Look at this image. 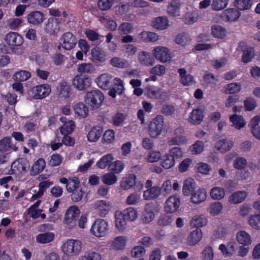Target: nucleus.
<instances>
[{
	"mask_svg": "<svg viewBox=\"0 0 260 260\" xmlns=\"http://www.w3.org/2000/svg\"><path fill=\"white\" fill-rule=\"evenodd\" d=\"M211 34L214 38L222 39L226 35V30L223 27L214 25L211 27Z\"/></svg>",
	"mask_w": 260,
	"mask_h": 260,
	"instance_id": "35",
	"label": "nucleus"
},
{
	"mask_svg": "<svg viewBox=\"0 0 260 260\" xmlns=\"http://www.w3.org/2000/svg\"><path fill=\"white\" fill-rule=\"evenodd\" d=\"M80 214V210L77 206L70 207L66 211L64 222L66 224L73 225L75 224L77 217Z\"/></svg>",
	"mask_w": 260,
	"mask_h": 260,
	"instance_id": "11",
	"label": "nucleus"
},
{
	"mask_svg": "<svg viewBox=\"0 0 260 260\" xmlns=\"http://www.w3.org/2000/svg\"><path fill=\"white\" fill-rule=\"evenodd\" d=\"M207 223V220L201 217H194L190 221V226L192 228H196V229H200L206 225Z\"/></svg>",
	"mask_w": 260,
	"mask_h": 260,
	"instance_id": "47",
	"label": "nucleus"
},
{
	"mask_svg": "<svg viewBox=\"0 0 260 260\" xmlns=\"http://www.w3.org/2000/svg\"><path fill=\"white\" fill-rule=\"evenodd\" d=\"M79 181L76 177L69 179V182L66 185V189L69 192H72L79 187Z\"/></svg>",
	"mask_w": 260,
	"mask_h": 260,
	"instance_id": "54",
	"label": "nucleus"
},
{
	"mask_svg": "<svg viewBox=\"0 0 260 260\" xmlns=\"http://www.w3.org/2000/svg\"><path fill=\"white\" fill-rule=\"evenodd\" d=\"M70 87L66 82L60 83L57 88L56 94L60 98H68L70 94Z\"/></svg>",
	"mask_w": 260,
	"mask_h": 260,
	"instance_id": "32",
	"label": "nucleus"
},
{
	"mask_svg": "<svg viewBox=\"0 0 260 260\" xmlns=\"http://www.w3.org/2000/svg\"><path fill=\"white\" fill-rule=\"evenodd\" d=\"M51 184L52 182L49 180H46L40 182L39 185V191L37 192L35 191V192L36 193L33 194L31 199L33 200H36L42 197L45 189L49 187Z\"/></svg>",
	"mask_w": 260,
	"mask_h": 260,
	"instance_id": "39",
	"label": "nucleus"
},
{
	"mask_svg": "<svg viewBox=\"0 0 260 260\" xmlns=\"http://www.w3.org/2000/svg\"><path fill=\"white\" fill-rule=\"evenodd\" d=\"M178 73L180 77V81L184 86H189L195 83L193 77L190 74H186V71L185 69H179Z\"/></svg>",
	"mask_w": 260,
	"mask_h": 260,
	"instance_id": "20",
	"label": "nucleus"
},
{
	"mask_svg": "<svg viewBox=\"0 0 260 260\" xmlns=\"http://www.w3.org/2000/svg\"><path fill=\"white\" fill-rule=\"evenodd\" d=\"M74 111L77 115L85 118L87 115L88 109L83 103H80L75 105Z\"/></svg>",
	"mask_w": 260,
	"mask_h": 260,
	"instance_id": "40",
	"label": "nucleus"
},
{
	"mask_svg": "<svg viewBox=\"0 0 260 260\" xmlns=\"http://www.w3.org/2000/svg\"><path fill=\"white\" fill-rule=\"evenodd\" d=\"M195 183L192 180H186L183 184L182 191L184 195L188 196L192 194L195 189Z\"/></svg>",
	"mask_w": 260,
	"mask_h": 260,
	"instance_id": "44",
	"label": "nucleus"
},
{
	"mask_svg": "<svg viewBox=\"0 0 260 260\" xmlns=\"http://www.w3.org/2000/svg\"><path fill=\"white\" fill-rule=\"evenodd\" d=\"M237 240L239 243L245 246L249 245L252 242L251 236L244 231L238 232L237 234Z\"/></svg>",
	"mask_w": 260,
	"mask_h": 260,
	"instance_id": "30",
	"label": "nucleus"
},
{
	"mask_svg": "<svg viewBox=\"0 0 260 260\" xmlns=\"http://www.w3.org/2000/svg\"><path fill=\"white\" fill-rule=\"evenodd\" d=\"M136 176L135 175L128 174L123 178L120 184L121 187L125 190L133 187L134 184H136Z\"/></svg>",
	"mask_w": 260,
	"mask_h": 260,
	"instance_id": "28",
	"label": "nucleus"
},
{
	"mask_svg": "<svg viewBox=\"0 0 260 260\" xmlns=\"http://www.w3.org/2000/svg\"><path fill=\"white\" fill-rule=\"evenodd\" d=\"M152 54L157 60L163 63L169 61L172 57L170 50L163 46L154 48Z\"/></svg>",
	"mask_w": 260,
	"mask_h": 260,
	"instance_id": "8",
	"label": "nucleus"
},
{
	"mask_svg": "<svg viewBox=\"0 0 260 260\" xmlns=\"http://www.w3.org/2000/svg\"><path fill=\"white\" fill-rule=\"evenodd\" d=\"M138 217L137 210L129 207L123 212L117 211L115 212V225L120 232H123L126 229V220L134 221Z\"/></svg>",
	"mask_w": 260,
	"mask_h": 260,
	"instance_id": "1",
	"label": "nucleus"
},
{
	"mask_svg": "<svg viewBox=\"0 0 260 260\" xmlns=\"http://www.w3.org/2000/svg\"><path fill=\"white\" fill-rule=\"evenodd\" d=\"M229 0H214L212 4V9L219 11L225 8L228 4Z\"/></svg>",
	"mask_w": 260,
	"mask_h": 260,
	"instance_id": "59",
	"label": "nucleus"
},
{
	"mask_svg": "<svg viewBox=\"0 0 260 260\" xmlns=\"http://www.w3.org/2000/svg\"><path fill=\"white\" fill-rule=\"evenodd\" d=\"M225 92L226 94H234L240 91L241 87L239 84L237 83H232L228 84L225 87Z\"/></svg>",
	"mask_w": 260,
	"mask_h": 260,
	"instance_id": "51",
	"label": "nucleus"
},
{
	"mask_svg": "<svg viewBox=\"0 0 260 260\" xmlns=\"http://www.w3.org/2000/svg\"><path fill=\"white\" fill-rule=\"evenodd\" d=\"M233 142L228 141L225 139L219 140L216 144L215 147L218 150L222 153H224L229 150L233 146Z\"/></svg>",
	"mask_w": 260,
	"mask_h": 260,
	"instance_id": "36",
	"label": "nucleus"
},
{
	"mask_svg": "<svg viewBox=\"0 0 260 260\" xmlns=\"http://www.w3.org/2000/svg\"><path fill=\"white\" fill-rule=\"evenodd\" d=\"M54 239V234L51 232H45L38 234L36 236L37 242L41 244H47L52 242Z\"/></svg>",
	"mask_w": 260,
	"mask_h": 260,
	"instance_id": "33",
	"label": "nucleus"
},
{
	"mask_svg": "<svg viewBox=\"0 0 260 260\" xmlns=\"http://www.w3.org/2000/svg\"><path fill=\"white\" fill-rule=\"evenodd\" d=\"M59 21L56 18H49L46 24L45 31L49 34H53L59 29Z\"/></svg>",
	"mask_w": 260,
	"mask_h": 260,
	"instance_id": "24",
	"label": "nucleus"
},
{
	"mask_svg": "<svg viewBox=\"0 0 260 260\" xmlns=\"http://www.w3.org/2000/svg\"><path fill=\"white\" fill-rule=\"evenodd\" d=\"M175 164V159L169 154L166 153L160 158V165L165 169H169L173 167Z\"/></svg>",
	"mask_w": 260,
	"mask_h": 260,
	"instance_id": "29",
	"label": "nucleus"
},
{
	"mask_svg": "<svg viewBox=\"0 0 260 260\" xmlns=\"http://www.w3.org/2000/svg\"><path fill=\"white\" fill-rule=\"evenodd\" d=\"M154 56L151 53L145 51L140 52L138 55V59L140 63L145 66H153L155 63Z\"/></svg>",
	"mask_w": 260,
	"mask_h": 260,
	"instance_id": "16",
	"label": "nucleus"
},
{
	"mask_svg": "<svg viewBox=\"0 0 260 260\" xmlns=\"http://www.w3.org/2000/svg\"><path fill=\"white\" fill-rule=\"evenodd\" d=\"M164 124V118L161 115H157L150 123L149 133L151 137L155 138L161 133Z\"/></svg>",
	"mask_w": 260,
	"mask_h": 260,
	"instance_id": "4",
	"label": "nucleus"
},
{
	"mask_svg": "<svg viewBox=\"0 0 260 260\" xmlns=\"http://www.w3.org/2000/svg\"><path fill=\"white\" fill-rule=\"evenodd\" d=\"M27 21L33 25H39L44 20V14L40 11H33L27 16Z\"/></svg>",
	"mask_w": 260,
	"mask_h": 260,
	"instance_id": "22",
	"label": "nucleus"
},
{
	"mask_svg": "<svg viewBox=\"0 0 260 260\" xmlns=\"http://www.w3.org/2000/svg\"><path fill=\"white\" fill-rule=\"evenodd\" d=\"M203 237L202 231L200 229L192 231L187 238V244L189 246H194L198 244Z\"/></svg>",
	"mask_w": 260,
	"mask_h": 260,
	"instance_id": "18",
	"label": "nucleus"
},
{
	"mask_svg": "<svg viewBox=\"0 0 260 260\" xmlns=\"http://www.w3.org/2000/svg\"><path fill=\"white\" fill-rule=\"evenodd\" d=\"M254 49L252 47L248 48L243 51L242 56V61L244 63H247L251 60L254 57Z\"/></svg>",
	"mask_w": 260,
	"mask_h": 260,
	"instance_id": "49",
	"label": "nucleus"
},
{
	"mask_svg": "<svg viewBox=\"0 0 260 260\" xmlns=\"http://www.w3.org/2000/svg\"><path fill=\"white\" fill-rule=\"evenodd\" d=\"M85 102L92 110L99 109L104 100L103 93L99 90H93L88 92L84 96Z\"/></svg>",
	"mask_w": 260,
	"mask_h": 260,
	"instance_id": "2",
	"label": "nucleus"
},
{
	"mask_svg": "<svg viewBox=\"0 0 260 260\" xmlns=\"http://www.w3.org/2000/svg\"><path fill=\"white\" fill-rule=\"evenodd\" d=\"M154 210L155 206L153 204L148 203L146 205L143 218L144 222L149 223L153 220L155 216Z\"/></svg>",
	"mask_w": 260,
	"mask_h": 260,
	"instance_id": "23",
	"label": "nucleus"
},
{
	"mask_svg": "<svg viewBox=\"0 0 260 260\" xmlns=\"http://www.w3.org/2000/svg\"><path fill=\"white\" fill-rule=\"evenodd\" d=\"M90 79L88 77L81 75H76L73 79L74 86L79 90H84L90 85Z\"/></svg>",
	"mask_w": 260,
	"mask_h": 260,
	"instance_id": "12",
	"label": "nucleus"
},
{
	"mask_svg": "<svg viewBox=\"0 0 260 260\" xmlns=\"http://www.w3.org/2000/svg\"><path fill=\"white\" fill-rule=\"evenodd\" d=\"M108 223L103 219H97L92 224L90 229L92 235L100 238L105 236L108 233Z\"/></svg>",
	"mask_w": 260,
	"mask_h": 260,
	"instance_id": "6",
	"label": "nucleus"
},
{
	"mask_svg": "<svg viewBox=\"0 0 260 260\" xmlns=\"http://www.w3.org/2000/svg\"><path fill=\"white\" fill-rule=\"evenodd\" d=\"M172 215L166 214H162L159 218L158 224L162 226H167L169 225L172 222Z\"/></svg>",
	"mask_w": 260,
	"mask_h": 260,
	"instance_id": "60",
	"label": "nucleus"
},
{
	"mask_svg": "<svg viewBox=\"0 0 260 260\" xmlns=\"http://www.w3.org/2000/svg\"><path fill=\"white\" fill-rule=\"evenodd\" d=\"M222 209V205L220 202H215L210 205V213L213 215H217L221 212Z\"/></svg>",
	"mask_w": 260,
	"mask_h": 260,
	"instance_id": "63",
	"label": "nucleus"
},
{
	"mask_svg": "<svg viewBox=\"0 0 260 260\" xmlns=\"http://www.w3.org/2000/svg\"><path fill=\"white\" fill-rule=\"evenodd\" d=\"M71 199L73 202H78L81 201L83 196L85 194L82 188L79 187L72 192Z\"/></svg>",
	"mask_w": 260,
	"mask_h": 260,
	"instance_id": "57",
	"label": "nucleus"
},
{
	"mask_svg": "<svg viewBox=\"0 0 260 260\" xmlns=\"http://www.w3.org/2000/svg\"><path fill=\"white\" fill-rule=\"evenodd\" d=\"M224 189L220 187H213L210 191V196L214 200H220L224 198Z\"/></svg>",
	"mask_w": 260,
	"mask_h": 260,
	"instance_id": "45",
	"label": "nucleus"
},
{
	"mask_svg": "<svg viewBox=\"0 0 260 260\" xmlns=\"http://www.w3.org/2000/svg\"><path fill=\"white\" fill-rule=\"evenodd\" d=\"M202 254L204 260H212L213 258V251L211 246L208 245L204 249Z\"/></svg>",
	"mask_w": 260,
	"mask_h": 260,
	"instance_id": "62",
	"label": "nucleus"
},
{
	"mask_svg": "<svg viewBox=\"0 0 260 260\" xmlns=\"http://www.w3.org/2000/svg\"><path fill=\"white\" fill-rule=\"evenodd\" d=\"M51 86L44 84L34 87L30 90V95L34 100L42 99L47 96L51 92Z\"/></svg>",
	"mask_w": 260,
	"mask_h": 260,
	"instance_id": "7",
	"label": "nucleus"
},
{
	"mask_svg": "<svg viewBox=\"0 0 260 260\" xmlns=\"http://www.w3.org/2000/svg\"><path fill=\"white\" fill-rule=\"evenodd\" d=\"M204 114L201 110L193 109L190 114L188 121L192 124L198 125L202 122Z\"/></svg>",
	"mask_w": 260,
	"mask_h": 260,
	"instance_id": "21",
	"label": "nucleus"
},
{
	"mask_svg": "<svg viewBox=\"0 0 260 260\" xmlns=\"http://www.w3.org/2000/svg\"><path fill=\"white\" fill-rule=\"evenodd\" d=\"M113 159L112 154H108L104 156L98 162L97 165L101 169H105L107 166H109V170L113 171L114 167L112 165V161Z\"/></svg>",
	"mask_w": 260,
	"mask_h": 260,
	"instance_id": "25",
	"label": "nucleus"
},
{
	"mask_svg": "<svg viewBox=\"0 0 260 260\" xmlns=\"http://www.w3.org/2000/svg\"><path fill=\"white\" fill-rule=\"evenodd\" d=\"M74 123L72 120H69L60 127V133L63 135L71 133L74 129Z\"/></svg>",
	"mask_w": 260,
	"mask_h": 260,
	"instance_id": "52",
	"label": "nucleus"
},
{
	"mask_svg": "<svg viewBox=\"0 0 260 260\" xmlns=\"http://www.w3.org/2000/svg\"><path fill=\"white\" fill-rule=\"evenodd\" d=\"M111 207L109 202L104 200L99 201L95 204V208L101 212L102 215H105Z\"/></svg>",
	"mask_w": 260,
	"mask_h": 260,
	"instance_id": "42",
	"label": "nucleus"
},
{
	"mask_svg": "<svg viewBox=\"0 0 260 260\" xmlns=\"http://www.w3.org/2000/svg\"><path fill=\"white\" fill-rule=\"evenodd\" d=\"M196 169L198 172L203 174H208L211 168L207 164L200 162L197 165Z\"/></svg>",
	"mask_w": 260,
	"mask_h": 260,
	"instance_id": "61",
	"label": "nucleus"
},
{
	"mask_svg": "<svg viewBox=\"0 0 260 260\" xmlns=\"http://www.w3.org/2000/svg\"><path fill=\"white\" fill-rule=\"evenodd\" d=\"M180 4L176 1H173L168 7V12L171 15L176 16L179 15Z\"/></svg>",
	"mask_w": 260,
	"mask_h": 260,
	"instance_id": "53",
	"label": "nucleus"
},
{
	"mask_svg": "<svg viewBox=\"0 0 260 260\" xmlns=\"http://www.w3.org/2000/svg\"><path fill=\"white\" fill-rule=\"evenodd\" d=\"M82 248V243L80 241L68 240L62 246V252L68 256H76L79 254Z\"/></svg>",
	"mask_w": 260,
	"mask_h": 260,
	"instance_id": "3",
	"label": "nucleus"
},
{
	"mask_svg": "<svg viewBox=\"0 0 260 260\" xmlns=\"http://www.w3.org/2000/svg\"><path fill=\"white\" fill-rule=\"evenodd\" d=\"M126 241L127 239L125 236H118L115 238V249H123L125 246Z\"/></svg>",
	"mask_w": 260,
	"mask_h": 260,
	"instance_id": "58",
	"label": "nucleus"
},
{
	"mask_svg": "<svg viewBox=\"0 0 260 260\" xmlns=\"http://www.w3.org/2000/svg\"><path fill=\"white\" fill-rule=\"evenodd\" d=\"M5 40L10 46H19L23 43V38L17 32H10L5 37Z\"/></svg>",
	"mask_w": 260,
	"mask_h": 260,
	"instance_id": "15",
	"label": "nucleus"
},
{
	"mask_svg": "<svg viewBox=\"0 0 260 260\" xmlns=\"http://www.w3.org/2000/svg\"><path fill=\"white\" fill-rule=\"evenodd\" d=\"M140 35L141 39L145 42H154L158 39L157 34L153 32L143 31Z\"/></svg>",
	"mask_w": 260,
	"mask_h": 260,
	"instance_id": "41",
	"label": "nucleus"
},
{
	"mask_svg": "<svg viewBox=\"0 0 260 260\" xmlns=\"http://www.w3.org/2000/svg\"><path fill=\"white\" fill-rule=\"evenodd\" d=\"M91 56L94 60L103 61L105 60L104 54L101 52L99 47H95L91 50Z\"/></svg>",
	"mask_w": 260,
	"mask_h": 260,
	"instance_id": "55",
	"label": "nucleus"
},
{
	"mask_svg": "<svg viewBox=\"0 0 260 260\" xmlns=\"http://www.w3.org/2000/svg\"><path fill=\"white\" fill-rule=\"evenodd\" d=\"M207 197V192L205 189L200 188L191 197V201L194 204H198L205 200Z\"/></svg>",
	"mask_w": 260,
	"mask_h": 260,
	"instance_id": "27",
	"label": "nucleus"
},
{
	"mask_svg": "<svg viewBox=\"0 0 260 260\" xmlns=\"http://www.w3.org/2000/svg\"><path fill=\"white\" fill-rule=\"evenodd\" d=\"M145 93L150 98L156 99L159 95V89L151 86H148L146 87Z\"/></svg>",
	"mask_w": 260,
	"mask_h": 260,
	"instance_id": "50",
	"label": "nucleus"
},
{
	"mask_svg": "<svg viewBox=\"0 0 260 260\" xmlns=\"http://www.w3.org/2000/svg\"><path fill=\"white\" fill-rule=\"evenodd\" d=\"M11 168L14 171L23 174L28 170L29 163L26 158L21 157L14 161L11 165Z\"/></svg>",
	"mask_w": 260,
	"mask_h": 260,
	"instance_id": "13",
	"label": "nucleus"
},
{
	"mask_svg": "<svg viewBox=\"0 0 260 260\" xmlns=\"http://www.w3.org/2000/svg\"><path fill=\"white\" fill-rule=\"evenodd\" d=\"M230 120L233 123L235 127L238 129L244 127L246 124L243 117L236 114L230 116Z\"/></svg>",
	"mask_w": 260,
	"mask_h": 260,
	"instance_id": "38",
	"label": "nucleus"
},
{
	"mask_svg": "<svg viewBox=\"0 0 260 260\" xmlns=\"http://www.w3.org/2000/svg\"><path fill=\"white\" fill-rule=\"evenodd\" d=\"M204 148V143L198 140L190 146L189 149L192 154H199L203 151Z\"/></svg>",
	"mask_w": 260,
	"mask_h": 260,
	"instance_id": "46",
	"label": "nucleus"
},
{
	"mask_svg": "<svg viewBox=\"0 0 260 260\" xmlns=\"http://www.w3.org/2000/svg\"><path fill=\"white\" fill-rule=\"evenodd\" d=\"M152 26L159 30H164L169 26V21L165 17L155 18L152 21Z\"/></svg>",
	"mask_w": 260,
	"mask_h": 260,
	"instance_id": "31",
	"label": "nucleus"
},
{
	"mask_svg": "<svg viewBox=\"0 0 260 260\" xmlns=\"http://www.w3.org/2000/svg\"><path fill=\"white\" fill-rule=\"evenodd\" d=\"M160 193V188L158 186H154L150 188L149 189L144 191L143 197L145 200H149L157 198Z\"/></svg>",
	"mask_w": 260,
	"mask_h": 260,
	"instance_id": "34",
	"label": "nucleus"
},
{
	"mask_svg": "<svg viewBox=\"0 0 260 260\" xmlns=\"http://www.w3.org/2000/svg\"><path fill=\"white\" fill-rule=\"evenodd\" d=\"M46 162L44 159L39 158L37 161L35 162L31 167L30 170V174L31 175H36L41 173L45 168Z\"/></svg>",
	"mask_w": 260,
	"mask_h": 260,
	"instance_id": "37",
	"label": "nucleus"
},
{
	"mask_svg": "<svg viewBox=\"0 0 260 260\" xmlns=\"http://www.w3.org/2000/svg\"><path fill=\"white\" fill-rule=\"evenodd\" d=\"M77 40L76 37L72 33L68 32L64 34L59 40L60 45L58 48L60 49V47L67 50H70L75 47Z\"/></svg>",
	"mask_w": 260,
	"mask_h": 260,
	"instance_id": "9",
	"label": "nucleus"
},
{
	"mask_svg": "<svg viewBox=\"0 0 260 260\" xmlns=\"http://www.w3.org/2000/svg\"><path fill=\"white\" fill-rule=\"evenodd\" d=\"M15 140L11 138L6 137L0 141V152H6L10 150L17 151V147L14 144Z\"/></svg>",
	"mask_w": 260,
	"mask_h": 260,
	"instance_id": "17",
	"label": "nucleus"
},
{
	"mask_svg": "<svg viewBox=\"0 0 260 260\" xmlns=\"http://www.w3.org/2000/svg\"><path fill=\"white\" fill-rule=\"evenodd\" d=\"M103 128L99 126L93 127L87 135V139L90 142H96L101 137Z\"/></svg>",
	"mask_w": 260,
	"mask_h": 260,
	"instance_id": "26",
	"label": "nucleus"
},
{
	"mask_svg": "<svg viewBox=\"0 0 260 260\" xmlns=\"http://www.w3.org/2000/svg\"><path fill=\"white\" fill-rule=\"evenodd\" d=\"M180 205V198L177 195L171 196L166 201L165 211L168 213H172L178 209Z\"/></svg>",
	"mask_w": 260,
	"mask_h": 260,
	"instance_id": "10",
	"label": "nucleus"
},
{
	"mask_svg": "<svg viewBox=\"0 0 260 260\" xmlns=\"http://www.w3.org/2000/svg\"><path fill=\"white\" fill-rule=\"evenodd\" d=\"M234 6L239 10H245L250 9L252 3L250 0H235Z\"/></svg>",
	"mask_w": 260,
	"mask_h": 260,
	"instance_id": "43",
	"label": "nucleus"
},
{
	"mask_svg": "<svg viewBox=\"0 0 260 260\" xmlns=\"http://www.w3.org/2000/svg\"><path fill=\"white\" fill-rule=\"evenodd\" d=\"M30 77V74L28 72L22 70L16 72L14 74L13 78L18 82H23L26 81Z\"/></svg>",
	"mask_w": 260,
	"mask_h": 260,
	"instance_id": "48",
	"label": "nucleus"
},
{
	"mask_svg": "<svg viewBox=\"0 0 260 260\" xmlns=\"http://www.w3.org/2000/svg\"><path fill=\"white\" fill-rule=\"evenodd\" d=\"M113 81V77L107 74H102L96 79L98 86L103 89H110L109 95L112 98H114Z\"/></svg>",
	"mask_w": 260,
	"mask_h": 260,
	"instance_id": "5",
	"label": "nucleus"
},
{
	"mask_svg": "<svg viewBox=\"0 0 260 260\" xmlns=\"http://www.w3.org/2000/svg\"><path fill=\"white\" fill-rule=\"evenodd\" d=\"M85 260H101V256L99 253L95 251H89L85 253L84 256Z\"/></svg>",
	"mask_w": 260,
	"mask_h": 260,
	"instance_id": "64",
	"label": "nucleus"
},
{
	"mask_svg": "<svg viewBox=\"0 0 260 260\" xmlns=\"http://www.w3.org/2000/svg\"><path fill=\"white\" fill-rule=\"evenodd\" d=\"M247 193L245 191H237L229 198V202L232 204H238L243 202L246 198Z\"/></svg>",
	"mask_w": 260,
	"mask_h": 260,
	"instance_id": "19",
	"label": "nucleus"
},
{
	"mask_svg": "<svg viewBox=\"0 0 260 260\" xmlns=\"http://www.w3.org/2000/svg\"><path fill=\"white\" fill-rule=\"evenodd\" d=\"M240 16L241 13L236 9L229 8L223 11L221 18L225 21L233 22L237 21Z\"/></svg>",
	"mask_w": 260,
	"mask_h": 260,
	"instance_id": "14",
	"label": "nucleus"
},
{
	"mask_svg": "<svg viewBox=\"0 0 260 260\" xmlns=\"http://www.w3.org/2000/svg\"><path fill=\"white\" fill-rule=\"evenodd\" d=\"M245 110L247 111H251L256 107V102L254 99L248 97L244 101Z\"/></svg>",
	"mask_w": 260,
	"mask_h": 260,
	"instance_id": "56",
	"label": "nucleus"
}]
</instances>
